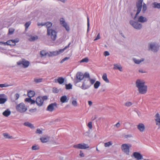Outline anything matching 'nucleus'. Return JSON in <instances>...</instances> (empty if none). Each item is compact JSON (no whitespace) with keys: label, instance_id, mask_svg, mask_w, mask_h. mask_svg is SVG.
<instances>
[{"label":"nucleus","instance_id":"nucleus-5","mask_svg":"<svg viewBox=\"0 0 160 160\" xmlns=\"http://www.w3.org/2000/svg\"><path fill=\"white\" fill-rule=\"evenodd\" d=\"M57 32L54 30L52 29H48L47 35L50 36L51 38L53 41H55L57 38Z\"/></svg>","mask_w":160,"mask_h":160},{"label":"nucleus","instance_id":"nucleus-10","mask_svg":"<svg viewBox=\"0 0 160 160\" xmlns=\"http://www.w3.org/2000/svg\"><path fill=\"white\" fill-rule=\"evenodd\" d=\"M73 147L79 149H86L89 148V146L88 144L83 143H80L77 145H74Z\"/></svg>","mask_w":160,"mask_h":160},{"label":"nucleus","instance_id":"nucleus-13","mask_svg":"<svg viewBox=\"0 0 160 160\" xmlns=\"http://www.w3.org/2000/svg\"><path fill=\"white\" fill-rule=\"evenodd\" d=\"M155 121L156 124L158 127V129H160V115L158 113H157L154 116Z\"/></svg>","mask_w":160,"mask_h":160},{"label":"nucleus","instance_id":"nucleus-60","mask_svg":"<svg viewBox=\"0 0 160 160\" xmlns=\"http://www.w3.org/2000/svg\"><path fill=\"white\" fill-rule=\"evenodd\" d=\"M79 156H80V157H83L84 156V154L81 151H80Z\"/></svg>","mask_w":160,"mask_h":160},{"label":"nucleus","instance_id":"nucleus-32","mask_svg":"<svg viewBox=\"0 0 160 160\" xmlns=\"http://www.w3.org/2000/svg\"><path fill=\"white\" fill-rule=\"evenodd\" d=\"M67 99V97L66 96H62L60 99L61 102L62 103H64L65 102Z\"/></svg>","mask_w":160,"mask_h":160},{"label":"nucleus","instance_id":"nucleus-22","mask_svg":"<svg viewBox=\"0 0 160 160\" xmlns=\"http://www.w3.org/2000/svg\"><path fill=\"white\" fill-rule=\"evenodd\" d=\"M11 113V111L10 110H8V109H7L5 110L2 113V114L4 116L6 117H8L10 115Z\"/></svg>","mask_w":160,"mask_h":160},{"label":"nucleus","instance_id":"nucleus-49","mask_svg":"<svg viewBox=\"0 0 160 160\" xmlns=\"http://www.w3.org/2000/svg\"><path fill=\"white\" fill-rule=\"evenodd\" d=\"M147 9V7L146 5L144 3L143 5V8H142V11L143 13H144L145 11Z\"/></svg>","mask_w":160,"mask_h":160},{"label":"nucleus","instance_id":"nucleus-19","mask_svg":"<svg viewBox=\"0 0 160 160\" xmlns=\"http://www.w3.org/2000/svg\"><path fill=\"white\" fill-rule=\"evenodd\" d=\"M133 155L134 157L138 160H140L142 159V156L140 153L138 152H134Z\"/></svg>","mask_w":160,"mask_h":160},{"label":"nucleus","instance_id":"nucleus-52","mask_svg":"<svg viewBox=\"0 0 160 160\" xmlns=\"http://www.w3.org/2000/svg\"><path fill=\"white\" fill-rule=\"evenodd\" d=\"M19 97V95L18 93H16L14 95V98L16 100L18 99Z\"/></svg>","mask_w":160,"mask_h":160},{"label":"nucleus","instance_id":"nucleus-51","mask_svg":"<svg viewBox=\"0 0 160 160\" xmlns=\"http://www.w3.org/2000/svg\"><path fill=\"white\" fill-rule=\"evenodd\" d=\"M88 126L89 128L90 129H92V122H88Z\"/></svg>","mask_w":160,"mask_h":160},{"label":"nucleus","instance_id":"nucleus-21","mask_svg":"<svg viewBox=\"0 0 160 160\" xmlns=\"http://www.w3.org/2000/svg\"><path fill=\"white\" fill-rule=\"evenodd\" d=\"M147 19L146 18L142 16H140L138 18V21L141 22H147Z\"/></svg>","mask_w":160,"mask_h":160},{"label":"nucleus","instance_id":"nucleus-31","mask_svg":"<svg viewBox=\"0 0 160 160\" xmlns=\"http://www.w3.org/2000/svg\"><path fill=\"white\" fill-rule=\"evenodd\" d=\"M24 125L25 126L28 127L32 128H34V126L32 124L28 122H25L24 123Z\"/></svg>","mask_w":160,"mask_h":160},{"label":"nucleus","instance_id":"nucleus-33","mask_svg":"<svg viewBox=\"0 0 160 160\" xmlns=\"http://www.w3.org/2000/svg\"><path fill=\"white\" fill-rule=\"evenodd\" d=\"M52 23L50 22H47L45 24H44V25H46V26L47 28V29H50L49 28L52 26Z\"/></svg>","mask_w":160,"mask_h":160},{"label":"nucleus","instance_id":"nucleus-11","mask_svg":"<svg viewBox=\"0 0 160 160\" xmlns=\"http://www.w3.org/2000/svg\"><path fill=\"white\" fill-rule=\"evenodd\" d=\"M130 23L133 28H135L139 29H141L142 27L141 24L138 23V22H135L133 20H131L130 22Z\"/></svg>","mask_w":160,"mask_h":160},{"label":"nucleus","instance_id":"nucleus-24","mask_svg":"<svg viewBox=\"0 0 160 160\" xmlns=\"http://www.w3.org/2000/svg\"><path fill=\"white\" fill-rule=\"evenodd\" d=\"M102 78L103 80L105 81L107 83H109V80L107 78V75L106 73H104L103 74L102 76Z\"/></svg>","mask_w":160,"mask_h":160},{"label":"nucleus","instance_id":"nucleus-50","mask_svg":"<svg viewBox=\"0 0 160 160\" xmlns=\"http://www.w3.org/2000/svg\"><path fill=\"white\" fill-rule=\"evenodd\" d=\"M3 135L5 138H10V137L9 136L8 134L7 133H3Z\"/></svg>","mask_w":160,"mask_h":160},{"label":"nucleus","instance_id":"nucleus-20","mask_svg":"<svg viewBox=\"0 0 160 160\" xmlns=\"http://www.w3.org/2000/svg\"><path fill=\"white\" fill-rule=\"evenodd\" d=\"M113 66L114 69H118L121 72H122V68L120 64H113Z\"/></svg>","mask_w":160,"mask_h":160},{"label":"nucleus","instance_id":"nucleus-36","mask_svg":"<svg viewBox=\"0 0 160 160\" xmlns=\"http://www.w3.org/2000/svg\"><path fill=\"white\" fill-rule=\"evenodd\" d=\"M112 144L111 141H109L107 142H105L104 144V146L105 147H109L110 146L112 145Z\"/></svg>","mask_w":160,"mask_h":160},{"label":"nucleus","instance_id":"nucleus-41","mask_svg":"<svg viewBox=\"0 0 160 160\" xmlns=\"http://www.w3.org/2000/svg\"><path fill=\"white\" fill-rule=\"evenodd\" d=\"M11 86V85H9L6 83L0 84V88L8 87H9V86Z\"/></svg>","mask_w":160,"mask_h":160},{"label":"nucleus","instance_id":"nucleus-63","mask_svg":"<svg viewBox=\"0 0 160 160\" xmlns=\"http://www.w3.org/2000/svg\"><path fill=\"white\" fill-rule=\"evenodd\" d=\"M88 105L90 106H91L92 105V102L91 101H88Z\"/></svg>","mask_w":160,"mask_h":160},{"label":"nucleus","instance_id":"nucleus-25","mask_svg":"<svg viewBox=\"0 0 160 160\" xmlns=\"http://www.w3.org/2000/svg\"><path fill=\"white\" fill-rule=\"evenodd\" d=\"M35 94V92L33 91H30L28 92V96L30 98L33 97Z\"/></svg>","mask_w":160,"mask_h":160},{"label":"nucleus","instance_id":"nucleus-55","mask_svg":"<svg viewBox=\"0 0 160 160\" xmlns=\"http://www.w3.org/2000/svg\"><path fill=\"white\" fill-rule=\"evenodd\" d=\"M87 26H88V31L89 27V18L88 17H87Z\"/></svg>","mask_w":160,"mask_h":160},{"label":"nucleus","instance_id":"nucleus-16","mask_svg":"<svg viewBox=\"0 0 160 160\" xmlns=\"http://www.w3.org/2000/svg\"><path fill=\"white\" fill-rule=\"evenodd\" d=\"M60 21V24L62 25V26L65 28L67 31H69L70 30L69 27L67 24V23L65 22L64 18H61Z\"/></svg>","mask_w":160,"mask_h":160},{"label":"nucleus","instance_id":"nucleus-3","mask_svg":"<svg viewBox=\"0 0 160 160\" xmlns=\"http://www.w3.org/2000/svg\"><path fill=\"white\" fill-rule=\"evenodd\" d=\"M131 147L130 144H123L121 146V149L122 151L127 155L129 154L130 148Z\"/></svg>","mask_w":160,"mask_h":160},{"label":"nucleus","instance_id":"nucleus-46","mask_svg":"<svg viewBox=\"0 0 160 160\" xmlns=\"http://www.w3.org/2000/svg\"><path fill=\"white\" fill-rule=\"evenodd\" d=\"M47 54V53L45 51L42 50L41 51L40 54L42 56H44L46 55Z\"/></svg>","mask_w":160,"mask_h":160},{"label":"nucleus","instance_id":"nucleus-26","mask_svg":"<svg viewBox=\"0 0 160 160\" xmlns=\"http://www.w3.org/2000/svg\"><path fill=\"white\" fill-rule=\"evenodd\" d=\"M4 95V94H0V104L4 103L6 101V99L2 98Z\"/></svg>","mask_w":160,"mask_h":160},{"label":"nucleus","instance_id":"nucleus-1","mask_svg":"<svg viewBox=\"0 0 160 160\" xmlns=\"http://www.w3.org/2000/svg\"><path fill=\"white\" fill-rule=\"evenodd\" d=\"M145 83V82L142 80L138 79L136 82V86L140 94H144L147 92V86Z\"/></svg>","mask_w":160,"mask_h":160},{"label":"nucleus","instance_id":"nucleus-59","mask_svg":"<svg viewBox=\"0 0 160 160\" xmlns=\"http://www.w3.org/2000/svg\"><path fill=\"white\" fill-rule=\"evenodd\" d=\"M36 133L38 134H41L42 131L40 129H38L36 132Z\"/></svg>","mask_w":160,"mask_h":160},{"label":"nucleus","instance_id":"nucleus-2","mask_svg":"<svg viewBox=\"0 0 160 160\" xmlns=\"http://www.w3.org/2000/svg\"><path fill=\"white\" fill-rule=\"evenodd\" d=\"M16 109L18 112L23 113L26 111L27 108L23 103H21L16 106Z\"/></svg>","mask_w":160,"mask_h":160},{"label":"nucleus","instance_id":"nucleus-39","mask_svg":"<svg viewBox=\"0 0 160 160\" xmlns=\"http://www.w3.org/2000/svg\"><path fill=\"white\" fill-rule=\"evenodd\" d=\"M42 78H35L34 79V81L36 83H38L42 82Z\"/></svg>","mask_w":160,"mask_h":160},{"label":"nucleus","instance_id":"nucleus-64","mask_svg":"<svg viewBox=\"0 0 160 160\" xmlns=\"http://www.w3.org/2000/svg\"><path fill=\"white\" fill-rule=\"evenodd\" d=\"M38 26H43L44 25V24H42V23H38Z\"/></svg>","mask_w":160,"mask_h":160},{"label":"nucleus","instance_id":"nucleus-8","mask_svg":"<svg viewBox=\"0 0 160 160\" xmlns=\"http://www.w3.org/2000/svg\"><path fill=\"white\" fill-rule=\"evenodd\" d=\"M17 64L19 65H22V67L24 68H27L30 64L29 62L26 60L24 59H22L17 62Z\"/></svg>","mask_w":160,"mask_h":160},{"label":"nucleus","instance_id":"nucleus-44","mask_svg":"<svg viewBox=\"0 0 160 160\" xmlns=\"http://www.w3.org/2000/svg\"><path fill=\"white\" fill-rule=\"evenodd\" d=\"M72 104L75 107L77 106V102L76 99L73 100L72 102Z\"/></svg>","mask_w":160,"mask_h":160},{"label":"nucleus","instance_id":"nucleus-34","mask_svg":"<svg viewBox=\"0 0 160 160\" xmlns=\"http://www.w3.org/2000/svg\"><path fill=\"white\" fill-rule=\"evenodd\" d=\"M154 8H160V3H158L156 2H154L152 3Z\"/></svg>","mask_w":160,"mask_h":160},{"label":"nucleus","instance_id":"nucleus-45","mask_svg":"<svg viewBox=\"0 0 160 160\" xmlns=\"http://www.w3.org/2000/svg\"><path fill=\"white\" fill-rule=\"evenodd\" d=\"M31 22H27L25 24V30H26L29 26L30 25Z\"/></svg>","mask_w":160,"mask_h":160},{"label":"nucleus","instance_id":"nucleus-17","mask_svg":"<svg viewBox=\"0 0 160 160\" xmlns=\"http://www.w3.org/2000/svg\"><path fill=\"white\" fill-rule=\"evenodd\" d=\"M36 102L38 106H41L43 103V100L42 97L39 96L36 98Z\"/></svg>","mask_w":160,"mask_h":160},{"label":"nucleus","instance_id":"nucleus-12","mask_svg":"<svg viewBox=\"0 0 160 160\" xmlns=\"http://www.w3.org/2000/svg\"><path fill=\"white\" fill-rule=\"evenodd\" d=\"M19 41V40L18 38H16L14 39L8 40V46L11 47L14 46L16 45V43L18 42Z\"/></svg>","mask_w":160,"mask_h":160},{"label":"nucleus","instance_id":"nucleus-14","mask_svg":"<svg viewBox=\"0 0 160 160\" xmlns=\"http://www.w3.org/2000/svg\"><path fill=\"white\" fill-rule=\"evenodd\" d=\"M159 46L157 44L151 43L150 45L149 49H151L154 52H157Z\"/></svg>","mask_w":160,"mask_h":160},{"label":"nucleus","instance_id":"nucleus-30","mask_svg":"<svg viewBox=\"0 0 160 160\" xmlns=\"http://www.w3.org/2000/svg\"><path fill=\"white\" fill-rule=\"evenodd\" d=\"M100 82L99 81H97L94 84V87L95 89L98 88L100 86Z\"/></svg>","mask_w":160,"mask_h":160},{"label":"nucleus","instance_id":"nucleus-7","mask_svg":"<svg viewBox=\"0 0 160 160\" xmlns=\"http://www.w3.org/2000/svg\"><path fill=\"white\" fill-rule=\"evenodd\" d=\"M142 1L143 0H138V2L136 4L137 10V13L134 18V19L137 18L138 15L141 11L142 7Z\"/></svg>","mask_w":160,"mask_h":160},{"label":"nucleus","instance_id":"nucleus-61","mask_svg":"<svg viewBox=\"0 0 160 160\" xmlns=\"http://www.w3.org/2000/svg\"><path fill=\"white\" fill-rule=\"evenodd\" d=\"M120 124L119 122H118L116 124H115V126L117 127V128L119 127L120 126Z\"/></svg>","mask_w":160,"mask_h":160},{"label":"nucleus","instance_id":"nucleus-53","mask_svg":"<svg viewBox=\"0 0 160 160\" xmlns=\"http://www.w3.org/2000/svg\"><path fill=\"white\" fill-rule=\"evenodd\" d=\"M0 44H3L5 46V45H8V40L6 42H0Z\"/></svg>","mask_w":160,"mask_h":160},{"label":"nucleus","instance_id":"nucleus-54","mask_svg":"<svg viewBox=\"0 0 160 160\" xmlns=\"http://www.w3.org/2000/svg\"><path fill=\"white\" fill-rule=\"evenodd\" d=\"M69 57H65V58H64L61 61V63H62V62H63L64 61H65L66 60H68V59H69Z\"/></svg>","mask_w":160,"mask_h":160},{"label":"nucleus","instance_id":"nucleus-37","mask_svg":"<svg viewBox=\"0 0 160 160\" xmlns=\"http://www.w3.org/2000/svg\"><path fill=\"white\" fill-rule=\"evenodd\" d=\"M15 31V29L12 28H10L9 29L8 34L11 35L13 34Z\"/></svg>","mask_w":160,"mask_h":160},{"label":"nucleus","instance_id":"nucleus-18","mask_svg":"<svg viewBox=\"0 0 160 160\" xmlns=\"http://www.w3.org/2000/svg\"><path fill=\"white\" fill-rule=\"evenodd\" d=\"M137 128L139 131L141 132H144L145 129L144 125L142 123H139L137 126Z\"/></svg>","mask_w":160,"mask_h":160},{"label":"nucleus","instance_id":"nucleus-47","mask_svg":"<svg viewBox=\"0 0 160 160\" xmlns=\"http://www.w3.org/2000/svg\"><path fill=\"white\" fill-rule=\"evenodd\" d=\"M89 61L88 59V58H85L83 59H82L81 61L80 62H88Z\"/></svg>","mask_w":160,"mask_h":160},{"label":"nucleus","instance_id":"nucleus-6","mask_svg":"<svg viewBox=\"0 0 160 160\" xmlns=\"http://www.w3.org/2000/svg\"><path fill=\"white\" fill-rule=\"evenodd\" d=\"M70 44L71 42H69L68 45L65 47L63 49H60L58 51H55L50 52V54L49 55V56H56L63 52L66 49L69 47Z\"/></svg>","mask_w":160,"mask_h":160},{"label":"nucleus","instance_id":"nucleus-27","mask_svg":"<svg viewBox=\"0 0 160 160\" xmlns=\"http://www.w3.org/2000/svg\"><path fill=\"white\" fill-rule=\"evenodd\" d=\"M25 101L30 103L31 104L34 103L35 102L34 100L32 99L31 98H26L25 99Z\"/></svg>","mask_w":160,"mask_h":160},{"label":"nucleus","instance_id":"nucleus-38","mask_svg":"<svg viewBox=\"0 0 160 160\" xmlns=\"http://www.w3.org/2000/svg\"><path fill=\"white\" fill-rule=\"evenodd\" d=\"M134 62L137 64H139L141 62L144 61L143 59H142L140 60H137L135 58L133 59Z\"/></svg>","mask_w":160,"mask_h":160},{"label":"nucleus","instance_id":"nucleus-9","mask_svg":"<svg viewBox=\"0 0 160 160\" xmlns=\"http://www.w3.org/2000/svg\"><path fill=\"white\" fill-rule=\"evenodd\" d=\"M91 86V85L88 80L85 79L82 82V85L80 88L82 89L86 90L88 89Z\"/></svg>","mask_w":160,"mask_h":160},{"label":"nucleus","instance_id":"nucleus-40","mask_svg":"<svg viewBox=\"0 0 160 160\" xmlns=\"http://www.w3.org/2000/svg\"><path fill=\"white\" fill-rule=\"evenodd\" d=\"M132 104V103L130 102H127L124 103V105L127 107H130L131 106Z\"/></svg>","mask_w":160,"mask_h":160},{"label":"nucleus","instance_id":"nucleus-62","mask_svg":"<svg viewBox=\"0 0 160 160\" xmlns=\"http://www.w3.org/2000/svg\"><path fill=\"white\" fill-rule=\"evenodd\" d=\"M42 98H43V101L44 100H46L47 99L48 97L47 96H44Z\"/></svg>","mask_w":160,"mask_h":160},{"label":"nucleus","instance_id":"nucleus-56","mask_svg":"<svg viewBox=\"0 0 160 160\" xmlns=\"http://www.w3.org/2000/svg\"><path fill=\"white\" fill-rule=\"evenodd\" d=\"M59 91L58 89L56 88H53V92L54 93H58Z\"/></svg>","mask_w":160,"mask_h":160},{"label":"nucleus","instance_id":"nucleus-57","mask_svg":"<svg viewBox=\"0 0 160 160\" xmlns=\"http://www.w3.org/2000/svg\"><path fill=\"white\" fill-rule=\"evenodd\" d=\"M104 55L105 56H108L109 55V53L108 51H106L104 52Z\"/></svg>","mask_w":160,"mask_h":160},{"label":"nucleus","instance_id":"nucleus-4","mask_svg":"<svg viewBox=\"0 0 160 160\" xmlns=\"http://www.w3.org/2000/svg\"><path fill=\"white\" fill-rule=\"evenodd\" d=\"M84 79L83 73L81 72H78L76 75L75 78L74 82V83L77 84L78 83L80 82Z\"/></svg>","mask_w":160,"mask_h":160},{"label":"nucleus","instance_id":"nucleus-15","mask_svg":"<svg viewBox=\"0 0 160 160\" xmlns=\"http://www.w3.org/2000/svg\"><path fill=\"white\" fill-rule=\"evenodd\" d=\"M57 104L56 103L54 102L52 103L49 104L47 108V110L52 112L53 111L54 109L57 108Z\"/></svg>","mask_w":160,"mask_h":160},{"label":"nucleus","instance_id":"nucleus-58","mask_svg":"<svg viewBox=\"0 0 160 160\" xmlns=\"http://www.w3.org/2000/svg\"><path fill=\"white\" fill-rule=\"evenodd\" d=\"M100 38V33H98L97 36L96 38H95V39H94V41H96L97 40H98Z\"/></svg>","mask_w":160,"mask_h":160},{"label":"nucleus","instance_id":"nucleus-28","mask_svg":"<svg viewBox=\"0 0 160 160\" xmlns=\"http://www.w3.org/2000/svg\"><path fill=\"white\" fill-rule=\"evenodd\" d=\"M38 36L35 35L34 36H31L30 38L28 39V40L30 41H34L35 40L38 39Z\"/></svg>","mask_w":160,"mask_h":160},{"label":"nucleus","instance_id":"nucleus-23","mask_svg":"<svg viewBox=\"0 0 160 160\" xmlns=\"http://www.w3.org/2000/svg\"><path fill=\"white\" fill-rule=\"evenodd\" d=\"M40 139L42 142L45 143L49 141V137H43L41 138Z\"/></svg>","mask_w":160,"mask_h":160},{"label":"nucleus","instance_id":"nucleus-48","mask_svg":"<svg viewBox=\"0 0 160 160\" xmlns=\"http://www.w3.org/2000/svg\"><path fill=\"white\" fill-rule=\"evenodd\" d=\"M65 86L66 88L67 89H69L72 88V85L70 83L66 84Z\"/></svg>","mask_w":160,"mask_h":160},{"label":"nucleus","instance_id":"nucleus-29","mask_svg":"<svg viewBox=\"0 0 160 160\" xmlns=\"http://www.w3.org/2000/svg\"><path fill=\"white\" fill-rule=\"evenodd\" d=\"M64 79L62 77H59L57 79L58 82L60 84H62L64 83Z\"/></svg>","mask_w":160,"mask_h":160},{"label":"nucleus","instance_id":"nucleus-35","mask_svg":"<svg viewBox=\"0 0 160 160\" xmlns=\"http://www.w3.org/2000/svg\"><path fill=\"white\" fill-rule=\"evenodd\" d=\"M39 149V147L37 145H33L32 147V149L33 150H38Z\"/></svg>","mask_w":160,"mask_h":160},{"label":"nucleus","instance_id":"nucleus-43","mask_svg":"<svg viewBox=\"0 0 160 160\" xmlns=\"http://www.w3.org/2000/svg\"><path fill=\"white\" fill-rule=\"evenodd\" d=\"M84 78H88V79L90 78L89 74L88 72H85L84 74H83Z\"/></svg>","mask_w":160,"mask_h":160},{"label":"nucleus","instance_id":"nucleus-42","mask_svg":"<svg viewBox=\"0 0 160 160\" xmlns=\"http://www.w3.org/2000/svg\"><path fill=\"white\" fill-rule=\"evenodd\" d=\"M88 81H89L90 85L93 84L95 81V79L91 78H90L88 79Z\"/></svg>","mask_w":160,"mask_h":160}]
</instances>
